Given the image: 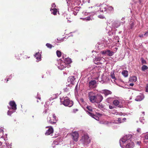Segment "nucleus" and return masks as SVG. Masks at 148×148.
Returning a JSON list of instances; mask_svg holds the SVG:
<instances>
[{"label": "nucleus", "instance_id": "f257e3e1", "mask_svg": "<svg viewBox=\"0 0 148 148\" xmlns=\"http://www.w3.org/2000/svg\"><path fill=\"white\" fill-rule=\"evenodd\" d=\"M132 137L131 135H127L120 140V145L122 148H133L134 145L130 140Z\"/></svg>", "mask_w": 148, "mask_h": 148}, {"label": "nucleus", "instance_id": "f03ea898", "mask_svg": "<svg viewBox=\"0 0 148 148\" xmlns=\"http://www.w3.org/2000/svg\"><path fill=\"white\" fill-rule=\"evenodd\" d=\"M88 97L90 101L92 103H99L102 100L103 97L100 94H94L92 92L88 93Z\"/></svg>", "mask_w": 148, "mask_h": 148}, {"label": "nucleus", "instance_id": "7ed1b4c3", "mask_svg": "<svg viewBox=\"0 0 148 148\" xmlns=\"http://www.w3.org/2000/svg\"><path fill=\"white\" fill-rule=\"evenodd\" d=\"M79 1L80 0H70L67 2L68 10L70 12L71 11L72 13L73 14L75 15H76L77 13L76 12H74V10H77L78 8L77 6L74 7V6L79 4Z\"/></svg>", "mask_w": 148, "mask_h": 148}, {"label": "nucleus", "instance_id": "20e7f679", "mask_svg": "<svg viewBox=\"0 0 148 148\" xmlns=\"http://www.w3.org/2000/svg\"><path fill=\"white\" fill-rule=\"evenodd\" d=\"M60 101L64 106L69 107H71L73 105L72 101L70 100L68 97L60 99Z\"/></svg>", "mask_w": 148, "mask_h": 148}, {"label": "nucleus", "instance_id": "39448f33", "mask_svg": "<svg viewBox=\"0 0 148 148\" xmlns=\"http://www.w3.org/2000/svg\"><path fill=\"white\" fill-rule=\"evenodd\" d=\"M103 71V69L99 67L95 68L93 70V73L95 77V79H98L101 74L103 75V74L102 73Z\"/></svg>", "mask_w": 148, "mask_h": 148}, {"label": "nucleus", "instance_id": "423d86ee", "mask_svg": "<svg viewBox=\"0 0 148 148\" xmlns=\"http://www.w3.org/2000/svg\"><path fill=\"white\" fill-rule=\"evenodd\" d=\"M108 7V6L105 3H103L101 6L97 5H96L95 8V10L97 8H98L99 9V10H100L101 12H104L105 13H107V8Z\"/></svg>", "mask_w": 148, "mask_h": 148}, {"label": "nucleus", "instance_id": "0eeeda50", "mask_svg": "<svg viewBox=\"0 0 148 148\" xmlns=\"http://www.w3.org/2000/svg\"><path fill=\"white\" fill-rule=\"evenodd\" d=\"M57 66L59 69L60 70H63L66 66V65L65 64L64 61L61 59H60L57 61Z\"/></svg>", "mask_w": 148, "mask_h": 148}, {"label": "nucleus", "instance_id": "6e6552de", "mask_svg": "<svg viewBox=\"0 0 148 148\" xmlns=\"http://www.w3.org/2000/svg\"><path fill=\"white\" fill-rule=\"evenodd\" d=\"M94 63L97 64H102L105 61V59L102 57L97 56L94 60Z\"/></svg>", "mask_w": 148, "mask_h": 148}, {"label": "nucleus", "instance_id": "1a4fd4ad", "mask_svg": "<svg viewBox=\"0 0 148 148\" xmlns=\"http://www.w3.org/2000/svg\"><path fill=\"white\" fill-rule=\"evenodd\" d=\"M81 140L85 144H88L90 142L89 137L87 135H84L82 136Z\"/></svg>", "mask_w": 148, "mask_h": 148}, {"label": "nucleus", "instance_id": "9d476101", "mask_svg": "<svg viewBox=\"0 0 148 148\" xmlns=\"http://www.w3.org/2000/svg\"><path fill=\"white\" fill-rule=\"evenodd\" d=\"M101 53L103 55H105L108 56H112L114 54V52L112 51H111L109 50H107L102 51Z\"/></svg>", "mask_w": 148, "mask_h": 148}, {"label": "nucleus", "instance_id": "9b49d317", "mask_svg": "<svg viewBox=\"0 0 148 148\" xmlns=\"http://www.w3.org/2000/svg\"><path fill=\"white\" fill-rule=\"evenodd\" d=\"M97 86V82L94 80H91L89 82V86L90 88H93Z\"/></svg>", "mask_w": 148, "mask_h": 148}, {"label": "nucleus", "instance_id": "f8f14e48", "mask_svg": "<svg viewBox=\"0 0 148 148\" xmlns=\"http://www.w3.org/2000/svg\"><path fill=\"white\" fill-rule=\"evenodd\" d=\"M9 104L11 107V109L13 110H16V105L15 102L14 101H11L9 103ZM8 108L10 110L11 108L8 107Z\"/></svg>", "mask_w": 148, "mask_h": 148}, {"label": "nucleus", "instance_id": "ddd939ff", "mask_svg": "<svg viewBox=\"0 0 148 148\" xmlns=\"http://www.w3.org/2000/svg\"><path fill=\"white\" fill-rule=\"evenodd\" d=\"M72 135L73 140L75 142L77 141L79 135L78 132L76 131L72 133Z\"/></svg>", "mask_w": 148, "mask_h": 148}, {"label": "nucleus", "instance_id": "4468645a", "mask_svg": "<svg viewBox=\"0 0 148 148\" xmlns=\"http://www.w3.org/2000/svg\"><path fill=\"white\" fill-rule=\"evenodd\" d=\"M101 93L104 94L106 96L108 95H111L112 93V92L111 91L106 89H104L102 90Z\"/></svg>", "mask_w": 148, "mask_h": 148}, {"label": "nucleus", "instance_id": "2eb2a0df", "mask_svg": "<svg viewBox=\"0 0 148 148\" xmlns=\"http://www.w3.org/2000/svg\"><path fill=\"white\" fill-rule=\"evenodd\" d=\"M144 97V96L143 94H140L136 97L135 100L136 101H140L142 100Z\"/></svg>", "mask_w": 148, "mask_h": 148}, {"label": "nucleus", "instance_id": "dca6fc26", "mask_svg": "<svg viewBox=\"0 0 148 148\" xmlns=\"http://www.w3.org/2000/svg\"><path fill=\"white\" fill-rule=\"evenodd\" d=\"M119 101L117 100H114L113 102V103L115 106H117L118 107L121 108V106L119 105Z\"/></svg>", "mask_w": 148, "mask_h": 148}, {"label": "nucleus", "instance_id": "f3484780", "mask_svg": "<svg viewBox=\"0 0 148 148\" xmlns=\"http://www.w3.org/2000/svg\"><path fill=\"white\" fill-rule=\"evenodd\" d=\"M53 132V129L52 127L49 128L45 133L46 135H49Z\"/></svg>", "mask_w": 148, "mask_h": 148}, {"label": "nucleus", "instance_id": "a211bd4d", "mask_svg": "<svg viewBox=\"0 0 148 148\" xmlns=\"http://www.w3.org/2000/svg\"><path fill=\"white\" fill-rule=\"evenodd\" d=\"M64 60V63L66 65L67 64H70L71 62V59L69 58H65V59L63 58Z\"/></svg>", "mask_w": 148, "mask_h": 148}, {"label": "nucleus", "instance_id": "6ab92c4d", "mask_svg": "<svg viewBox=\"0 0 148 148\" xmlns=\"http://www.w3.org/2000/svg\"><path fill=\"white\" fill-rule=\"evenodd\" d=\"M120 25V23L119 22H114L112 24V26L114 28H117Z\"/></svg>", "mask_w": 148, "mask_h": 148}, {"label": "nucleus", "instance_id": "aec40b11", "mask_svg": "<svg viewBox=\"0 0 148 148\" xmlns=\"http://www.w3.org/2000/svg\"><path fill=\"white\" fill-rule=\"evenodd\" d=\"M88 114L91 116L95 119L97 120H99V118L97 116L94 115L91 112H88Z\"/></svg>", "mask_w": 148, "mask_h": 148}, {"label": "nucleus", "instance_id": "412c9836", "mask_svg": "<svg viewBox=\"0 0 148 148\" xmlns=\"http://www.w3.org/2000/svg\"><path fill=\"white\" fill-rule=\"evenodd\" d=\"M121 73L125 77H127L128 76V72L127 70H123L122 71Z\"/></svg>", "mask_w": 148, "mask_h": 148}, {"label": "nucleus", "instance_id": "4be33fe9", "mask_svg": "<svg viewBox=\"0 0 148 148\" xmlns=\"http://www.w3.org/2000/svg\"><path fill=\"white\" fill-rule=\"evenodd\" d=\"M34 56L37 60H40V54L39 52L36 53Z\"/></svg>", "mask_w": 148, "mask_h": 148}, {"label": "nucleus", "instance_id": "5701e85b", "mask_svg": "<svg viewBox=\"0 0 148 148\" xmlns=\"http://www.w3.org/2000/svg\"><path fill=\"white\" fill-rule=\"evenodd\" d=\"M143 140L144 142L148 143V133L145 134Z\"/></svg>", "mask_w": 148, "mask_h": 148}, {"label": "nucleus", "instance_id": "b1692460", "mask_svg": "<svg viewBox=\"0 0 148 148\" xmlns=\"http://www.w3.org/2000/svg\"><path fill=\"white\" fill-rule=\"evenodd\" d=\"M75 80V78L73 76H71L69 77L68 79L69 82H70L71 84L73 83L74 80Z\"/></svg>", "mask_w": 148, "mask_h": 148}, {"label": "nucleus", "instance_id": "393cba45", "mask_svg": "<svg viewBox=\"0 0 148 148\" xmlns=\"http://www.w3.org/2000/svg\"><path fill=\"white\" fill-rule=\"evenodd\" d=\"M50 11L51 12V13L53 14L54 15H56V14L57 10V9L55 8H51Z\"/></svg>", "mask_w": 148, "mask_h": 148}, {"label": "nucleus", "instance_id": "a878e982", "mask_svg": "<svg viewBox=\"0 0 148 148\" xmlns=\"http://www.w3.org/2000/svg\"><path fill=\"white\" fill-rule=\"evenodd\" d=\"M86 109L87 110H86V111L88 112H92V108L90 106H87L86 107Z\"/></svg>", "mask_w": 148, "mask_h": 148}, {"label": "nucleus", "instance_id": "bb28decb", "mask_svg": "<svg viewBox=\"0 0 148 148\" xmlns=\"http://www.w3.org/2000/svg\"><path fill=\"white\" fill-rule=\"evenodd\" d=\"M47 121L48 122L51 124H54L56 123V122L53 120L52 121L50 117H48L47 118Z\"/></svg>", "mask_w": 148, "mask_h": 148}, {"label": "nucleus", "instance_id": "cd10ccee", "mask_svg": "<svg viewBox=\"0 0 148 148\" xmlns=\"http://www.w3.org/2000/svg\"><path fill=\"white\" fill-rule=\"evenodd\" d=\"M135 24V22H131L129 26V29H132L134 27V26Z\"/></svg>", "mask_w": 148, "mask_h": 148}, {"label": "nucleus", "instance_id": "c85d7f7f", "mask_svg": "<svg viewBox=\"0 0 148 148\" xmlns=\"http://www.w3.org/2000/svg\"><path fill=\"white\" fill-rule=\"evenodd\" d=\"M130 79L133 82H135L137 80V78L135 76H132L130 78Z\"/></svg>", "mask_w": 148, "mask_h": 148}, {"label": "nucleus", "instance_id": "c756f323", "mask_svg": "<svg viewBox=\"0 0 148 148\" xmlns=\"http://www.w3.org/2000/svg\"><path fill=\"white\" fill-rule=\"evenodd\" d=\"M99 10H97L96 11H94L93 12H91V13H90V15L91 16V17H92L94 15H96V13H97V12H98Z\"/></svg>", "mask_w": 148, "mask_h": 148}, {"label": "nucleus", "instance_id": "7c9ffc66", "mask_svg": "<svg viewBox=\"0 0 148 148\" xmlns=\"http://www.w3.org/2000/svg\"><path fill=\"white\" fill-rule=\"evenodd\" d=\"M141 69L143 71H145L148 69V67L147 66L144 65L142 67Z\"/></svg>", "mask_w": 148, "mask_h": 148}, {"label": "nucleus", "instance_id": "2f4dec72", "mask_svg": "<svg viewBox=\"0 0 148 148\" xmlns=\"http://www.w3.org/2000/svg\"><path fill=\"white\" fill-rule=\"evenodd\" d=\"M86 20L89 21V20H92L94 19V18L93 17H91V16L90 15V16H88L86 18Z\"/></svg>", "mask_w": 148, "mask_h": 148}, {"label": "nucleus", "instance_id": "473e14b6", "mask_svg": "<svg viewBox=\"0 0 148 148\" xmlns=\"http://www.w3.org/2000/svg\"><path fill=\"white\" fill-rule=\"evenodd\" d=\"M5 145L6 146V148H11V147L12 146V145L11 144H9V143L5 142Z\"/></svg>", "mask_w": 148, "mask_h": 148}, {"label": "nucleus", "instance_id": "72a5a7b5", "mask_svg": "<svg viewBox=\"0 0 148 148\" xmlns=\"http://www.w3.org/2000/svg\"><path fill=\"white\" fill-rule=\"evenodd\" d=\"M56 54H57V56L58 57H60L61 56V55H62V53H61V52L60 51H56Z\"/></svg>", "mask_w": 148, "mask_h": 148}, {"label": "nucleus", "instance_id": "f704fd0d", "mask_svg": "<svg viewBox=\"0 0 148 148\" xmlns=\"http://www.w3.org/2000/svg\"><path fill=\"white\" fill-rule=\"evenodd\" d=\"M14 110V111H11L10 110H8L7 112L8 115L10 116L13 113L15 112V110Z\"/></svg>", "mask_w": 148, "mask_h": 148}, {"label": "nucleus", "instance_id": "c9c22d12", "mask_svg": "<svg viewBox=\"0 0 148 148\" xmlns=\"http://www.w3.org/2000/svg\"><path fill=\"white\" fill-rule=\"evenodd\" d=\"M98 107L100 109H102L104 108V106L102 104L100 103L98 105Z\"/></svg>", "mask_w": 148, "mask_h": 148}, {"label": "nucleus", "instance_id": "e433bc0d", "mask_svg": "<svg viewBox=\"0 0 148 148\" xmlns=\"http://www.w3.org/2000/svg\"><path fill=\"white\" fill-rule=\"evenodd\" d=\"M46 46L48 48L50 49H51L52 47V45L48 43L46 44Z\"/></svg>", "mask_w": 148, "mask_h": 148}, {"label": "nucleus", "instance_id": "4c0bfd02", "mask_svg": "<svg viewBox=\"0 0 148 148\" xmlns=\"http://www.w3.org/2000/svg\"><path fill=\"white\" fill-rule=\"evenodd\" d=\"M107 10L110 11H112L113 10V8L111 6H108Z\"/></svg>", "mask_w": 148, "mask_h": 148}, {"label": "nucleus", "instance_id": "58836bf2", "mask_svg": "<svg viewBox=\"0 0 148 148\" xmlns=\"http://www.w3.org/2000/svg\"><path fill=\"white\" fill-rule=\"evenodd\" d=\"M53 120L54 121H57L56 119V116L54 114H53Z\"/></svg>", "mask_w": 148, "mask_h": 148}, {"label": "nucleus", "instance_id": "ea45409f", "mask_svg": "<svg viewBox=\"0 0 148 148\" xmlns=\"http://www.w3.org/2000/svg\"><path fill=\"white\" fill-rule=\"evenodd\" d=\"M79 86L78 85V84H77L75 87V92H77V90L79 89Z\"/></svg>", "mask_w": 148, "mask_h": 148}, {"label": "nucleus", "instance_id": "a19ab883", "mask_svg": "<svg viewBox=\"0 0 148 148\" xmlns=\"http://www.w3.org/2000/svg\"><path fill=\"white\" fill-rule=\"evenodd\" d=\"M144 37H146L148 36V31H146L144 34Z\"/></svg>", "mask_w": 148, "mask_h": 148}, {"label": "nucleus", "instance_id": "79ce46f5", "mask_svg": "<svg viewBox=\"0 0 148 148\" xmlns=\"http://www.w3.org/2000/svg\"><path fill=\"white\" fill-rule=\"evenodd\" d=\"M112 98H108L106 99V101L108 102V103H110L111 101L110 100H112Z\"/></svg>", "mask_w": 148, "mask_h": 148}, {"label": "nucleus", "instance_id": "37998d69", "mask_svg": "<svg viewBox=\"0 0 148 148\" xmlns=\"http://www.w3.org/2000/svg\"><path fill=\"white\" fill-rule=\"evenodd\" d=\"M111 77L112 79H114V81L115 80H116L115 77L114 76V74H112L111 75Z\"/></svg>", "mask_w": 148, "mask_h": 148}, {"label": "nucleus", "instance_id": "c03bdc74", "mask_svg": "<svg viewBox=\"0 0 148 148\" xmlns=\"http://www.w3.org/2000/svg\"><path fill=\"white\" fill-rule=\"evenodd\" d=\"M141 60L143 64H145L146 63V61L145 60L141 58Z\"/></svg>", "mask_w": 148, "mask_h": 148}, {"label": "nucleus", "instance_id": "a18cd8bd", "mask_svg": "<svg viewBox=\"0 0 148 148\" xmlns=\"http://www.w3.org/2000/svg\"><path fill=\"white\" fill-rule=\"evenodd\" d=\"M98 17L101 19H103L104 18V17L102 15H99L98 16Z\"/></svg>", "mask_w": 148, "mask_h": 148}, {"label": "nucleus", "instance_id": "49530a36", "mask_svg": "<svg viewBox=\"0 0 148 148\" xmlns=\"http://www.w3.org/2000/svg\"><path fill=\"white\" fill-rule=\"evenodd\" d=\"M145 91L146 92H148V84L146 85L145 88Z\"/></svg>", "mask_w": 148, "mask_h": 148}, {"label": "nucleus", "instance_id": "de8ad7c7", "mask_svg": "<svg viewBox=\"0 0 148 148\" xmlns=\"http://www.w3.org/2000/svg\"><path fill=\"white\" fill-rule=\"evenodd\" d=\"M144 36V34H140L138 35V37L140 38H143Z\"/></svg>", "mask_w": 148, "mask_h": 148}, {"label": "nucleus", "instance_id": "09e8293b", "mask_svg": "<svg viewBox=\"0 0 148 148\" xmlns=\"http://www.w3.org/2000/svg\"><path fill=\"white\" fill-rule=\"evenodd\" d=\"M117 121L118 122L120 123L123 122V121H121V119L120 118H119L118 119Z\"/></svg>", "mask_w": 148, "mask_h": 148}, {"label": "nucleus", "instance_id": "8fccbe9b", "mask_svg": "<svg viewBox=\"0 0 148 148\" xmlns=\"http://www.w3.org/2000/svg\"><path fill=\"white\" fill-rule=\"evenodd\" d=\"M137 132L139 133H141V129L140 128H138L137 130Z\"/></svg>", "mask_w": 148, "mask_h": 148}, {"label": "nucleus", "instance_id": "3c124183", "mask_svg": "<svg viewBox=\"0 0 148 148\" xmlns=\"http://www.w3.org/2000/svg\"><path fill=\"white\" fill-rule=\"evenodd\" d=\"M55 97H50L49 99V100L50 101H51V100H53V99H55V98H56V96H54Z\"/></svg>", "mask_w": 148, "mask_h": 148}, {"label": "nucleus", "instance_id": "603ef678", "mask_svg": "<svg viewBox=\"0 0 148 148\" xmlns=\"http://www.w3.org/2000/svg\"><path fill=\"white\" fill-rule=\"evenodd\" d=\"M109 108L110 109H112L114 108V106H112L109 105Z\"/></svg>", "mask_w": 148, "mask_h": 148}, {"label": "nucleus", "instance_id": "864d4df0", "mask_svg": "<svg viewBox=\"0 0 148 148\" xmlns=\"http://www.w3.org/2000/svg\"><path fill=\"white\" fill-rule=\"evenodd\" d=\"M56 7V5L54 3H53L52 4V7L54 8Z\"/></svg>", "mask_w": 148, "mask_h": 148}, {"label": "nucleus", "instance_id": "5fc2aeb1", "mask_svg": "<svg viewBox=\"0 0 148 148\" xmlns=\"http://www.w3.org/2000/svg\"><path fill=\"white\" fill-rule=\"evenodd\" d=\"M78 110L77 109H74L73 110V111L75 113V112L78 111Z\"/></svg>", "mask_w": 148, "mask_h": 148}, {"label": "nucleus", "instance_id": "6e6d98bb", "mask_svg": "<svg viewBox=\"0 0 148 148\" xmlns=\"http://www.w3.org/2000/svg\"><path fill=\"white\" fill-rule=\"evenodd\" d=\"M3 130L1 129V128H0V133L1 132V133L2 134H3Z\"/></svg>", "mask_w": 148, "mask_h": 148}, {"label": "nucleus", "instance_id": "4d7b16f0", "mask_svg": "<svg viewBox=\"0 0 148 148\" xmlns=\"http://www.w3.org/2000/svg\"><path fill=\"white\" fill-rule=\"evenodd\" d=\"M9 79H10V78H8V79H7V80H6V79H5V81H6V82H8V81L9 80Z\"/></svg>", "mask_w": 148, "mask_h": 148}, {"label": "nucleus", "instance_id": "13d9d810", "mask_svg": "<svg viewBox=\"0 0 148 148\" xmlns=\"http://www.w3.org/2000/svg\"><path fill=\"white\" fill-rule=\"evenodd\" d=\"M134 85V84L133 83H130V85L131 86H133Z\"/></svg>", "mask_w": 148, "mask_h": 148}, {"label": "nucleus", "instance_id": "bf43d9fd", "mask_svg": "<svg viewBox=\"0 0 148 148\" xmlns=\"http://www.w3.org/2000/svg\"><path fill=\"white\" fill-rule=\"evenodd\" d=\"M2 143L0 142V148L2 147Z\"/></svg>", "mask_w": 148, "mask_h": 148}, {"label": "nucleus", "instance_id": "052dcab7", "mask_svg": "<svg viewBox=\"0 0 148 148\" xmlns=\"http://www.w3.org/2000/svg\"><path fill=\"white\" fill-rule=\"evenodd\" d=\"M38 99L40 100V97H38L37 98Z\"/></svg>", "mask_w": 148, "mask_h": 148}, {"label": "nucleus", "instance_id": "680f3d73", "mask_svg": "<svg viewBox=\"0 0 148 148\" xmlns=\"http://www.w3.org/2000/svg\"><path fill=\"white\" fill-rule=\"evenodd\" d=\"M126 120V119L125 118H123V121H125Z\"/></svg>", "mask_w": 148, "mask_h": 148}, {"label": "nucleus", "instance_id": "e2e57ef3", "mask_svg": "<svg viewBox=\"0 0 148 148\" xmlns=\"http://www.w3.org/2000/svg\"><path fill=\"white\" fill-rule=\"evenodd\" d=\"M139 1V2H140V3L141 2V0H138Z\"/></svg>", "mask_w": 148, "mask_h": 148}, {"label": "nucleus", "instance_id": "0e129e2a", "mask_svg": "<svg viewBox=\"0 0 148 148\" xmlns=\"http://www.w3.org/2000/svg\"><path fill=\"white\" fill-rule=\"evenodd\" d=\"M144 114V115L145 114V112H142Z\"/></svg>", "mask_w": 148, "mask_h": 148}, {"label": "nucleus", "instance_id": "69168bd1", "mask_svg": "<svg viewBox=\"0 0 148 148\" xmlns=\"http://www.w3.org/2000/svg\"><path fill=\"white\" fill-rule=\"evenodd\" d=\"M124 19V18H122V20H123V19Z\"/></svg>", "mask_w": 148, "mask_h": 148}, {"label": "nucleus", "instance_id": "338daca9", "mask_svg": "<svg viewBox=\"0 0 148 148\" xmlns=\"http://www.w3.org/2000/svg\"><path fill=\"white\" fill-rule=\"evenodd\" d=\"M37 102H38V100H37Z\"/></svg>", "mask_w": 148, "mask_h": 148}, {"label": "nucleus", "instance_id": "774afa93", "mask_svg": "<svg viewBox=\"0 0 148 148\" xmlns=\"http://www.w3.org/2000/svg\"><path fill=\"white\" fill-rule=\"evenodd\" d=\"M4 140H5V138H4Z\"/></svg>", "mask_w": 148, "mask_h": 148}]
</instances>
